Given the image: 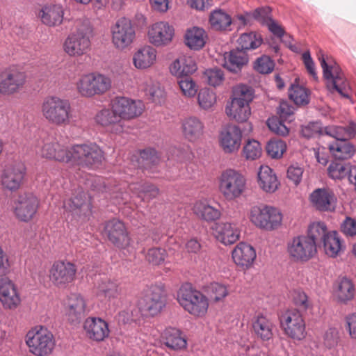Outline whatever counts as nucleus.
<instances>
[{"instance_id": "20e7f679", "label": "nucleus", "mask_w": 356, "mask_h": 356, "mask_svg": "<svg viewBox=\"0 0 356 356\" xmlns=\"http://www.w3.org/2000/svg\"><path fill=\"white\" fill-rule=\"evenodd\" d=\"M179 304L195 318H204L209 309V298L189 284L181 285L177 292Z\"/></svg>"}, {"instance_id": "9b49d317", "label": "nucleus", "mask_w": 356, "mask_h": 356, "mask_svg": "<svg viewBox=\"0 0 356 356\" xmlns=\"http://www.w3.org/2000/svg\"><path fill=\"white\" fill-rule=\"evenodd\" d=\"M70 147H67L58 143L52 136H47L38 142L36 155L47 161H54L59 163H70Z\"/></svg>"}, {"instance_id": "052dcab7", "label": "nucleus", "mask_w": 356, "mask_h": 356, "mask_svg": "<svg viewBox=\"0 0 356 356\" xmlns=\"http://www.w3.org/2000/svg\"><path fill=\"white\" fill-rule=\"evenodd\" d=\"M179 88L185 97H193L197 94L198 86L191 76H185L178 80Z\"/></svg>"}, {"instance_id": "69168bd1", "label": "nucleus", "mask_w": 356, "mask_h": 356, "mask_svg": "<svg viewBox=\"0 0 356 356\" xmlns=\"http://www.w3.org/2000/svg\"><path fill=\"white\" fill-rule=\"evenodd\" d=\"M293 303L302 311L312 308V302L307 295L301 290L294 291L293 293Z\"/></svg>"}, {"instance_id": "4d7b16f0", "label": "nucleus", "mask_w": 356, "mask_h": 356, "mask_svg": "<svg viewBox=\"0 0 356 356\" xmlns=\"http://www.w3.org/2000/svg\"><path fill=\"white\" fill-rule=\"evenodd\" d=\"M203 78L209 86L218 87L222 84L225 75L223 71L220 68H209L204 72Z\"/></svg>"}, {"instance_id": "412c9836", "label": "nucleus", "mask_w": 356, "mask_h": 356, "mask_svg": "<svg viewBox=\"0 0 356 356\" xmlns=\"http://www.w3.org/2000/svg\"><path fill=\"white\" fill-rule=\"evenodd\" d=\"M24 72L15 67H9L0 72V93L10 95L21 90L26 83Z\"/></svg>"}, {"instance_id": "7ed1b4c3", "label": "nucleus", "mask_w": 356, "mask_h": 356, "mask_svg": "<svg viewBox=\"0 0 356 356\" xmlns=\"http://www.w3.org/2000/svg\"><path fill=\"white\" fill-rule=\"evenodd\" d=\"M92 29L88 22L77 21L75 30L65 39L63 44L64 52L70 57H81L91 49Z\"/></svg>"}, {"instance_id": "79ce46f5", "label": "nucleus", "mask_w": 356, "mask_h": 356, "mask_svg": "<svg viewBox=\"0 0 356 356\" xmlns=\"http://www.w3.org/2000/svg\"><path fill=\"white\" fill-rule=\"evenodd\" d=\"M207 38V34L202 28L193 26L187 29L184 41L191 49L200 50L204 47Z\"/></svg>"}, {"instance_id": "ddd939ff", "label": "nucleus", "mask_w": 356, "mask_h": 356, "mask_svg": "<svg viewBox=\"0 0 356 356\" xmlns=\"http://www.w3.org/2000/svg\"><path fill=\"white\" fill-rule=\"evenodd\" d=\"M111 42L113 47L124 51L131 47L136 40V30L131 21L127 18L119 19L111 28Z\"/></svg>"}, {"instance_id": "a18cd8bd", "label": "nucleus", "mask_w": 356, "mask_h": 356, "mask_svg": "<svg viewBox=\"0 0 356 356\" xmlns=\"http://www.w3.org/2000/svg\"><path fill=\"white\" fill-rule=\"evenodd\" d=\"M322 241L325 254L330 257H337L344 251L345 245L336 231H330Z\"/></svg>"}, {"instance_id": "774afa93", "label": "nucleus", "mask_w": 356, "mask_h": 356, "mask_svg": "<svg viewBox=\"0 0 356 356\" xmlns=\"http://www.w3.org/2000/svg\"><path fill=\"white\" fill-rule=\"evenodd\" d=\"M267 124L269 129L276 134L283 136L289 134V129L277 118H268L267 120Z\"/></svg>"}, {"instance_id": "4468645a", "label": "nucleus", "mask_w": 356, "mask_h": 356, "mask_svg": "<svg viewBox=\"0 0 356 356\" xmlns=\"http://www.w3.org/2000/svg\"><path fill=\"white\" fill-rule=\"evenodd\" d=\"M287 252L296 262H307L317 254L316 243L306 235L293 237L287 244Z\"/></svg>"}, {"instance_id": "9d476101", "label": "nucleus", "mask_w": 356, "mask_h": 356, "mask_svg": "<svg viewBox=\"0 0 356 356\" xmlns=\"http://www.w3.org/2000/svg\"><path fill=\"white\" fill-rule=\"evenodd\" d=\"M111 86L109 77L99 73L81 75L76 83L77 92L84 97H92L105 93Z\"/></svg>"}, {"instance_id": "c9c22d12", "label": "nucleus", "mask_w": 356, "mask_h": 356, "mask_svg": "<svg viewBox=\"0 0 356 356\" xmlns=\"http://www.w3.org/2000/svg\"><path fill=\"white\" fill-rule=\"evenodd\" d=\"M191 209L197 218L207 222H214L222 216L221 211L210 205L206 200H196L193 204Z\"/></svg>"}, {"instance_id": "6ab92c4d", "label": "nucleus", "mask_w": 356, "mask_h": 356, "mask_svg": "<svg viewBox=\"0 0 356 356\" xmlns=\"http://www.w3.org/2000/svg\"><path fill=\"white\" fill-rule=\"evenodd\" d=\"M166 304V293L163 287L151 286L139 302V309L152 316L159 314Z\"/></svg>"}, {"instance_id": "a878e982", "label": "nucleus", "mask_w": 356, "mask_h": 356, "mask_svg": "<svg viewBox=\"0 0 356 356\" xmlns=\"http://www.w3.org/2000/svg\"><path fill=\"white\" fill-rule=\"evenodd\" d=\"M64 306L65 315L72 323H79L89 312L86 299L77 293L70 294Z\"/></svg>"}, {"instance_id": "58836bf2", "label": "nucleus", "mask_w": 356, "mask_h": 356, "mask_svg": "<svg viewBox=\"0 0 356 356\" xmlns=\"http://www.w3.org/2000/svg\"><path fill=\"white\" fill-rule=\"evenodd\" d=\"M258 184L266 193H274L280 185L275 173L268 165H261L258 172Z\"/></svg>"}, {"instance_id": "de8ad7c7", "label": "nucleus", "mask_w": 356, "mask_h": 356, "mask_svg": "<svg viewBox=\"0 0 356 356\" xmlns=\"http://www.w3.org/2000/svg\"><path fill=\"white\" fill-rule=\"evenodd\" d=\"M129 189L139 197L148 201L156 197L159 194V189L149 183H133L129 185Z\"/></svg>"}, {"instance_id": "bb28decb", "label": "nucleus", "mask_w": 356, "mask_h": 356, "mask_svg": "<svg viewBox=\"0 0 356 356\" xmlns=\"http://www.w3.org/2000/svg\"><path fill=\"white\" fill-rule=\"evenodd\" d=\"M309 199L312 207L320 211H334L337 207L336 195L327 188L315 189Z\"/></svg>"}, {"instance_id": "aec40b11", "label": "nucleus", "mask_w": 356, "mask_h": 356, "mask_svg": "<svg viewBox=\"0 0 356 356\" xmlns=\"http://www.w3.org/2000/svg\"><path fill=\"white\" fill-rule=\"evenodd\" d=\"M242 137V131L238 126L233 124H227L219 131V147L225 154H235L241 147Z\"/></svg>"}, {"instance_id": "39448f33", "label": "nucleus", "mask_w": 356, "mask_h": 356, "mask_svg": "<svg viewBox=\"0 0 356 356\" xmlns=\"http://www.w3.org/2000/svg\"><path fill=\"white\" fill-rule=\"evenodd\" d=\"M218 191L227 201L241 197L247 190V179L238 170L227 168L218 177Z\"/></svg>"}, {"instance_id": "a211bd4d", "label": "nucleus", "mask_w": 356, "mask_h": 356, "mask_svg": "<svg viewBox=\"0 0 356 356\" xmlns=\"http://www.w3.org/2000/svg\"><path fill=\"white\" fill-rule=\"evenodd\" d=\"M284 334L293 341H302L307 336L305 321L296 309L286 311L280 319Z\"/></svg>"}, {"instance_id": "603ef678", "label": "nucleus", "mask_w": 356, "mask_h": 356, "mask_svg": "<svg viewBox=\"0 0 356 356\" xmlns=\"http://www.w3.org/2000/svg\"><path fill=\"white\" fill-rule=\"evenodd\" d=\"M330 232L325 222L316 221L309 225L306 236L309 237L316 243L318 240L323 241Z\"/></svg>"}, {"instance_id": "e2e57ef3", "label": "nucleus", "mask_w": 356, "mask_h": 356, "mask_svg": "<svg viewBox=\"0 0 356 356\" xmlns=\"http://www.w3.org/2000/svg\"><path fill=\"white\" fill-rule=\"evenodd\" d=\"M339 341V332L335 327H329L323 335V343L328 349L336 348Z\"/></svg>"}, {"instance_id": "a19ab883", "label": "nucleus", "mask_w": 356, "mask_h": 356, "mask_svg": "<svg viewBox=\"0 0 356 356\" xmlns=\"http://www.w3.org/2000/svg\"><path fill=\"white\" fill-rule=\"evenodd\" d=\"M209 24L210 28L215 31H228L231 30L232 19L225 11L216 9L210 13Z\"/></svg>"}, {"instance_id": "338daca9", "label": "nucleus", "mask_w": 356, "mask_h": 356, "mask_svg": "<svg viewBox=\"0 0 356 356\" xmlns=\"http://www.w3.org/2000/svg\"><path fill=\"white\" fill-rule=\"evenodd\" d=\"M228 295V290L226 286L213 283L210 286V297L216 302L222 300Z\"/></svg>"}, {"instance_id": "c756f323", "label": "nucleus", "mask_w": 356, "mask_h": 356, "mask_svg": "<svg viewBox=\"0 0 356 356\" xmlns=\"http://www.w3.org/2000/svg\"><path fill=\"white\" fill-rule=\"evenodd\" d=\"M83 330L87 337L94 341L101 342L109 337L108 324L97 317H88L83 323Z\"/></svg>"}, {"instance_id": "f704fd0d", "label": "nucleus", "mask_w": 356, "mask_h": 356, "mask_svg": "<svg viewBox=\"0 0 356 356\" xmlns=\"http://www.w3.org/2000/svg\"><path fill=\"white\" fill-rule=\"evenodd\" d=\"M157 59L156 49L150 45L138 48L133 54L132 63L139 70H145L153 67Z\"/></svg>"}, {"instance_id": "e433bc0d", "label": "nucleus", "mask_w": 356, "mask_h": 356, "mask_svg": "<svg viewBox=\"0 0 356 356\" xmlns=\"http://www.w3.org/2000/svg\"><path fill=\"white\" fill-rule=\"evenodd\" d=\"M195 59L190 56H181L170 66V73L178 79L191 76L197 70Z\"/></svg>"}, {"instance_id": "7c9ffc66", "label": "nucleus", "mask_w": 356, "mask_h": 356, "mask_svg": "<svg viewBox=\"0 0 356 356\" xmlns=\"http://www.w3.org/2000/svg\"><path fill=\"white\" fill-rule=\"evenodd\" d=\"M234 264L242 270L250 268L256 259L255 249L250 244L240 242L232 251Z\"/></svg>"}, {"instance_id": "2eb2a0df", "label": "nucleus", "mask_w": 356, "mask_h": 356, "mask_svg": "<svg viewBox=\"0 0 356 356\" xmlns=\"http://www.w3.org/2000/svg\"><path fill=\"white\" fill-rule=\"evenodd\" d=\"M39 206L40 200L33 193H23L13 201L12 210L19 222H29L35 217Z\"/></svg>"}, {"instance_id": "2f4dec72", "label": "nucleus", "mask_w": 356, "mask_h": 356, "mask_svg": "<svg viewBox=\"0 0 356 356\" xmlns=\"http://www.w3.org/2000/svg\"><path fill=\"white\" fill-rule=\"evenodd\" d=\"M37 15L43 24L55 27L63 23L64 10L60 4L47 3L41 7Z\"/></svg>"}, {"instance_id": "423d86ee", "label": "nucleus", "mask_w": 356, "mask_h": 356, "mask_svg": "<svg viewBox=\"0 0 356 356\" xmlns=\"http://www.w3.org/2000/svg\"><path fill=\"white\" fill-rule=\"evenodd\" d=\"M25 343L30 353L35 356H49L56 346L53 333L42 325H37L29 330Z\"/></svg>"}, {"instance_id": "cd10ccee", "label": "nucleus", "mask_w": 356, "mask_h": 356, "mask_svg": "<svg viewBox=\"0 0 356 356\" xmlns=\"http://www.w3.org/2000/svg\"><path fill=\"white\" fill-rule=\"evenodd\" d=\"M251 327L253 334L258 340L268 342L273 339L275 325L266 316L259 314L253 316Z\"/></svg>"}, {"instance_id": "f03ea898", "label": "nucleus", "mask_w": 356, "mask_h": 356, "mask_svg": "<svg viewBox=\"0 0 356 356\" xmlns=\"http://www.w3.org/2000/svg\"><path fill=\"white\" fill-rule=\"evenodd\" d=\"M40 113L44 119L56 126H66L73 118L70 102L56 95H49L43 99Z\"/></svg>"}, {"instance_id": "1a4fd4ad", "label": "nucleus", "mask_w": 356, "mask_h": 356, "mask_svg": "<svg viewBox=\"0 0 356 356\" xmlns=\"http://www.w3.org/2000/svg\"><path fill=\"white\" fill-rule=\"evenodd\" d=\"M318 60L323 69V77L330 89L337 90L343 97H348L349 86L339 66L332 60L325 58L320 52Z\"/></svg>"}, {"instance_id": "6e6d98bb", "label": "nucleus", "mask_w": 356, "mask_h": 356, "mask_svg": "<svg viewBox=\"0 0 356 356\" xmlns=\"http://www.w3.org/2000/svg\"><path fill=\"white\" fill-rule=\"evenodd\" d=\"M242 153L246 160H256L261 156V145L256 140H249L243 146Z\"/></svg>"}, {"instance_id": "680f3d73", "label": "nucleus", "mask_w": 356, "mask_h": 356, "mask_svg": "<svg viewBox=\"0 0 356 356\" xmlns=\"http://www.w3.org/2000/svg\"><path fill=\"white\" fill-rule=\"evenodd\" d=\"M167 257V252L161 248H152L145 253L146 261L154 266L162 264Z\"/></svg>"}, {"instance_id": "13d9d810", "label": "nucleus", "mask_w": 356, "mask_h": 356, "mask_svg": "<svg viewBox=\"0 0 356 356\" xmlns=\"http://www.w3.org/2000/svg\"><path fill=\"white\" fill-rule=\"evenodd\" d=\"M351 167L348 165L334 162L328 168L329 175L334 179H342L348 175L350 177Z\"/></svg>"}, {"instance_id": "4c0bfd02", "label": "nucleus", "mask_w": 356, "mask_h": 356, "mask_svg": "<svg viewBox=\"0 0 356 356\" xmlns=\"http://www.w3.org/2000/svg\"><path fill=\"white\" fill-rule=\"evenodd\" d=\"M164 344L174 350H181L187 348V339L184 334L179 329L169 327L162 333Z\"/></svg>"}, {"instance_id": "5fc2aeb1", "label": "nucleus", "mask_w": 356, "mask_h": 356, "mask_svg": "<svg viewBox=\"0 0 356 356\" xmlns=\"http://www.w3.org/2000/svg\"><path fill=\"white\" fill-rule=\"evenodd\" d=\"M197 102L201 108L209 110L216 103V94L207 88H202L197 94Z\"/></svg>"}, {"instance_id": "dca6fc26", "label": "nucleus", "mask_w": 356, "mask_h": 356, "mask_svg": "<svg viewBox=\"0 0 356 356\" xmlns=\"http://www.w3.org/2000/svg\"><path fill=\"white\" fill-rule=\"evenodd\" d=\"M26 175V168L21 161H14L5 165L0 175V185L5 191L15 192L22 186Z\"/></svg>"}, {"instance_id": "864d4df0", "label": "nucleus", "mask_w": 356, "mask_h": 356, "mask_svg": "<svg viewBox=\"0 0 356 356\" xmlns=\"http://www.w3.org/2000/svg\"><path fill=\"white\" fill-rule=\"evenodd\" d=\"M355 288L352 282L347 278H342L338 284L337 296L341 302H346L353 298Z\"/></svg>"}, {"instance_id": "f257e3e1", "label": "nucleus", "mask_w": 356, "mask_h": 356, "mask_svg": "<svg viewBox=\"0 0 356 356\" xmlns=\"http://www.w3.org/2000/svg\"><path fill=\"white\" fill-rule=\"evenodd\" d=\"M254 98V90L245 84L232 88V95L225 106L227 117L238 123L246 122L251 116L250 103Z\"/></svg>"}, {"instance_id": "b1692460", "label": "nucleus", "mask_w": 356, "mask_h": 356, "mask_svg": "<svg viewBox=\"0 0 356 356\" xmlns=\"http://www.w3.org/2000/svg\"><path fill=\"white\" fill-rule=\"evenodd\" d=\"M0 303L5 309L15 310L22 303V295L17 285L8 278L0 280Z\"/></svg>"}, {"instance_id": "0e129e2a", "label": "nucleus", "mask_w": 356, "mask_h": 356, "mask_svg": "<svg viewBox=\"0 0 356 356\" xmlns=\"http://www.w3.org/2000/svg\"><path fill=\"white\" fill-rule=\"evenodd\" d=\"M275 67L274 61L268 56H262L254 62V68L261 74H269Z\"/></svg>"}, {"instance_id": "4be33fe9", "label": "nucleus", "mask_w": 356, "mask_h": 356, "mask_svg": "<svg viewBox=\"0 0 356 356\" xmlns=\"http://www.w3.org/2000/svg\"><path fill=\"white\" fill-rule=\"evenodd\" d=\"M104 232L109 241L120 250L128 248L131 244V238L124 224L117 219L107 221L104 225Z\"/></svg>"}, {"instance_id": "393cba45", "label": "nucleus", "mask_w": 356, "mask_h": 356, "mask_svg": "<svg viewBox=\"0 0 356 356\" xmlns=\"http://www.w3.org/2000/svg\"><path fill=\"white\" fill-rule=\"evenodd\" d=\"M175 35L172 26L166 22H158L152 24L147 31L148 41L156 47H165L171 43Z\"/></svg>"}, {"instance_id": "72a5a7b5", "label": "nucleus", "mask_w": 356, "mask_h": 356, "mask_svg": "<svg viewBox=\"0 0 356 356\" xmlns=\"http://www.w3.org/2000/svg\"><path fill=\"white\" fill-rule=\"evenodd\" d=\"M95 121L113 133L120 134L123 131L122 122H120L118 113L114 112L113 102L111 108H103L97 113Z\"/></svg>"}, {"instance_id": "37998d69", "label": "nucleus", "mask_w": 356, "mask_h": 356, "mask_svg": "<svg viewBox=\"0 0 356 356\" xmlns=\"http://www.w3.org/2000/svg\"><path fill=\"white\" fill-rule=\"evenodd\" d=\"M159 161L157 152L154 149L148 148L139 152L138 158V167L148 173L157 172Z\"/></svg>"}, {"instance_id": "09e8293b", "label": "nucleus", "mask_w": 356, "mask_h": 356, "mask_svg": "<svg viewBox=\"0 0 356 356\" xmlns=\"http://www.w3.org/2000/svg\"><path fill=\"white\" fill-rule=\"evenodd\" d=\"M328 148L332 156L339 160L348 159L355 153L354 147L348 140L330 144Z\"/></svg>"}, {"instance_id": "49530a36", "label": "nucleus", "mask_w": 356, "mask_h": 356, "mask_svg": "<svg viewBox=\"0 0 356 356\" xmlns=\"http://www.w3.org/2000/svg\"><path fill=\"white\" fill-rule=\"evenodd\" d=\"M120 293V289L115 281L110 279L102 280L96 287V294L97 296H103L106 298H116Z\"/></svg>"}, {"instance_id": "5701e85b", "label": "nucleus", "mask_w": 356, "mask_h": 356, "mask_svg": "<svg viewBox=\"0 0 356 356\" xmlns=\"http://www.w3.org/2000/svg\"><path fill=\"white\" fill-rule=\"evenodd\" d=\"M112 102L114 112L118 113L120 122L134 119L140 116L144 111V104L139 100L118 97Z\"/></svg>"}, {"instance_id": "6e6552de", "label": "nucleus", "mask_w": 356, "mask_h": 356, "mask_svg": "<svg viewBox=\"0 0 356 356\" xmlns=\"http://www.w3.org/2000/svg\"><path fill=\"white\" fill-rule=\"evenodd\" d=\"M104 160V153L95 143L74 145L70 147V163L93 168Z\"/></svg>"}, {"instance_id": "c03bdc74", "label": "nucleus", "mask_w": 356, "mask_h": 356, "mask_svg": "<svg viewBox=\"0 0 356 356\" xmlns=\"http://www.w3.org/2000/svg\"><path fill=\"white\" fill-rule=\"evenodd\" d=\"M248 62V56L246 52L237 48L231 51L225 56L224 67L233 72H237Z\"/></svg>"}, {"instance_id": "c85d7f7f", "label": "nucleus", "mask_w": 356, "mask_h": 356, "mask_svg": "<svg viewBox=\"0 0 356 356\" xmlns=\"http://www.w3.org/2000/svg\"><path fill=\"white\" fill-rule=\"evenodd\" d=\"M211 229L216 239L226 245L234 243L240 238V230L234 222L228 221L216 222Z\"/></svg>"}, {"instance_id": "f3484780", "label": "nucleus", "mask_w": 356, "mask_h": 356, "mask_svg": "<svg viewBox=\"0 0 356 356\" xmlns=\"http://www.w3.org/2000/svg\"><path fill=\"white\" fill-rule=\"evenodd\" d=\"M64 208L77 221H86L92 214L90 197L82 189L76 191L70 198L64 202Z\"/></svg>"}, {"instance_id": "8fccbe9b", "label": "nucleus", "mask_w": 356, "mask_h": 356, "mask_svg": "<svg viewBox=\"0 0 356 356\" xmlns=\"http://www.w3.org/2000/svg\"><path fill=\"white\" fill-rule=\"evenodd\" d=\"M241 49L249 50L259 47L262 43L260 34L255 32H250L242 34L237 40Z\"/></svg>"}, {"instance_id": "f8f14e48", "label": "nucleus", "mask_w": 356, "mask_h": 356, "mask_svg": "<svg viewBox=\"0 0 356 356\" xmlns=\"http://www.w3.org/2000/svg\"><path fill=\"white\" fill-rule=\"evenodd\" d=\"M76 266L69 261H55L49 270V280L51 284L59 289H67L76 279Z\"/></svg>"}, {"instance_id": "bf43d9fd", "label": "nucleus", "mask_w": 356, "mask_h": 356, "mask_svg": "<svg viewBox=\"0 0 356 356\" xmlns=\"http://www.w3.org/2000/svg\"><path fill=\"white\" fill-rule=\"evenodd\" d=\"M286 145L282 140H270L266 145V150L272 159H280L286 152Z\"/></svg>"}, {"instance_id": "0eeeda50", "label": "nucleus", "mask_w": 356, "mask_h": 356, "mask_svg": "<svg viewBox=\"0 0 356 356\" xmlns=\"http://www.w3.org/2000/svg\"><path fill=\"white\" fill-rule=\"evenodd\" d=\"M248 218L256 227L270 232L281 227L283 215L277 207L267 204H259L250 208Z\"/></svg>"}, {"instance_id": "473e14b6", "label": "nucleus", "mask_w": 356, "mask_h": 356, "mask_svg": "<svg viewBox=\"0 0 356 356\" xmlns=\"http://www.w3.org/2000/svg\"><path fill=\"white\" fill-rule=\"evenodd\" d=\"M204 128V122L195 116L185 118L181 122V130L184 138L191 143H195L203 137Z\"/></svg>"}, {"instance_id": "ea45409f", "label": "nucleus", "mask_w": 356, "mask_h": 356, "mask_svg": "<svg viewBox=\"0 0 356 356\" xmlns=\"http://www.w3.org/2000/svg\"><path fill=\"white\" fill-rule=\"evenodd\" d=\"M324 134L335 138L336 142L346 141L355 136L356 124L351 122L347 126H328L324 128Z\"/></svg>"}, {"instance_id": "3c124183", "label": "nucleus", "mask_w": 356, "mask_h": 356, "mask_svg": "<svg viewBox=\"0 0 356 356\" xmlns=\"http://www.w3.org/2000/svg\"><path fill=\"white\" fill-rule=\"evenodd\" d=\"M289 94L290 99L297 105L304 106L309 102V91L298 84H293Z\"/></svg>"}]
</instances>
